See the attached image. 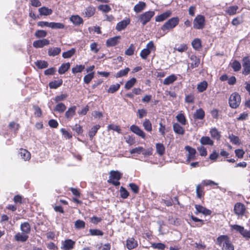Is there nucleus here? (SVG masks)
<instances>
[{
    "label": "nucleus",
    "mask_w": 250,
    "mask_h": 250,
    "mask_svg": "<svg viewBox=\"0 0 250 250\" xmlns=\"http://www.w3.org/2000/svg\"><path fill=\"white\" fill-rule=\"evenodd\" d=\"M200 142L202 145H208L212 146L214 141L208 136H203L200 139Z\"/></svg>",
    "instance_id": "cd10ccee"
},
{
    "label": "nucleus",
    "mask_w": 250,
    "mask_h": 250,
    "mask_svg": "<svg viewBox=\"0 0 250 250\" xmlns=\"http://www.w3.org/2000/svg\"><path fill=\"white\" fill-rule=\"evenodd\" d=\"M130 71L129 67H126L124 69L120 70L115 75V77L117 78H120L123 76H125L127 75Z\"/></svg>",
    "instance_id": "de8ad7c7"
},
{
    "label": "nucleus",
    "mask_w": 250,
    "mask_h": 250,
    "mask_svg": "<svg viewBox=\"0 0 250 250\" xmlns=\"http://www.w3.org/2000/svg\"><path fill=\"white\" fill-rule=\"evenodd\" d=\"M206 26V18L204 15L198 14L193 21V27L195 29L202 30Z\"/></svg>",
    "instance_id": "39448f33"
},
{
    "label": "nucleus",
    "mask_w": 250,
    "mask_h": 250,
    "mask_svg": "<svg viewBox=\"0 0 250 250\" xmlns=\"http://www.w3.org/2000/svg\"><path fill=\"white\" fill-rule=\"evenodd\" d=\"M156 151L160 156L163 155L165 153V147L163 144L157 143L156 145Z\"/></svg>",
    "instance_id": "864d4df0"
},
{
    "label": "nucleus",
    "mask_w": 250,
    "mask_h": 250,
    "mask_svg": "<svg viewBox=\"0 0 250 250\" xmlns=\"http://www.w3.org/2000/svg\"><path fill=\"white\" fill-rule=\"evenodd\" d=\"M63 83L62 79H58L57 80H54L49 82L48 85L50 89H57L60 87Z\"/></svg>",
    "instance_id": "b1692460"
},
{
    "label": "nucleus",
    "mask_w": 250,
    "mask_h": 250,
    "mask_svg": "<svg viewBox=\"0 0 250 250\" xmlns=\"http://www.w3.org/2000/svg\"><path fill=\"white\" fill-rule=\"evenodd\" d=\"M173 129L174 132L178 135H183L185 133V129L177 123L173 124Z\"/></svg>",
    "instance_id": "4be33fe9"
},
{
    "label": "nucleus",
    "mask_w": 250,
    "mask_h": 250,
    "mask_svg": "<svg viewBox=\"0 0 250 250\" xmlns=\"http://www.w3.org/2000/svg\"><path fill=\"white\" fill-rule=\"evenodd\" d=\"M230 65L234 72H238L241 69L240 62L236 60H234L232 62L230 63Z\"/></svg>",
    "instance_id": "4c0bfd02"
},
{
    "label": "nucleus",
    "mask_w": 250,
    "mask_h": 250,
    "mask_svg": "<svg viewBox=\"0 0 250 250\" xmlns=\"http://www.w3.org/2000/svg\"><path fill=\"white\" fill-rule=\"evenodd\" d=\"M176 120L182 125H185L187 123V120L184 113H180L176 116Z\"/></svg>",
    "instance_id": "ea45409f"
},
{
    "label": "nucleus",
    "mask_w": 250,
    "mask_h": 250,
    "mask_svg": "<svg viewBox=\"0 0 250 250\" xmlns=\"http://www.w3.org/2000/svg\"><path fill=\"white\" fill-rule=\"evenodd\" d=\"M40 16H49L52 14V10L48 7L43 6L39 9Z\"/></svg>",
    "instance_id": "c85d7f7f"
},
{
    "label": "nucleus",
    "mask_w": 250,
    "mask_h": 250,
    "mask_svg": "<svg viewBox=\"0 0 250 250\" xmlns=\"http://www.w3.org/2000/svg\"><path fill=\"white\" fill-rule=\"evenodd\" d=\"M243 70L242 73L245 76L250 74V56L244 57L242 59Z\"/></svg>",
    "instance_id": "1a4fd4ad"
},
{
    "label": "nucleus",
    "mask_w": 250,
    "mask_h": 250,
    "mask_svg": "<svg viewBox=\"0 0 250 250\" xmlns=\"http://www.w3.org/2000/svg\"><path fill=\"white\" fill-rule=\"evenodd\" d=\"M154 15L155 12L154 11L145 12L139 16V20L144 26L151 20Z\"/></svg>",
    "instance_id": "6e6552de"
},
{
    "label": "nucleus",
    "mask_w": 250,
    "mask_h": 250,
    "mask_svg": "<svg viewBox=\"0 0 250 250\" xmlns=\"http://www.w3.org/2000/svg\"><path fill=\"white\" fill-rule=\"evenodd\" d=\"M189 59L191 61L190 68L193 69L198 67L200 63V59L199 57L193 54L190 56Z\"/></svg>",
    "instance_id": "f3484780"
},
{
    "label": "nucleus",
    "mask_w": 250,
    "mask_h": 250,
    "mask_svg": "<svg viewBox=\"0 0 250 250\" xmlns=\"http://www.w3.org/2000/svg\"><path fill=\"white\" fill-rule=\"evenodd\" d=\"M70 20L75 25H79L83 22V19L79 15H72Z\"/></svg>",
    "instance_id": "bb28decb"
},
{
    "label": "nucleus",
    "mask_w": 250,
    "mask_h": 250,
    "mask_svg": "<svg viewBox=\"0 0 250 250\" xmlns=\"http://www.w3.org/2000/svg\"><path fill=\"white\" fill-rule=\"evenodd\" d=\"M138 242L133 237H129L126 241V247L129 250H133L138 247Z\"/></svg>",
    "instance_id": "dca6fc26"
},
{
    "label": "nucleus",
    "mask_w": 250,
    "mask_h": 250,
    "mask_svg": "<svg viewBox=\"0 0 250 250\" xmlns=\"http://www.w3.org/2000/svg\"><path fill=\"white\" fill-rule=\"evenodd\" d=\"M239 7L237 5H232L228 7L225 10L226 14L229 16H233L237 13Z\"/></svg>",
    "instance_id": "72a5a7b5"
},
{
    "label": "nucleus",
    "mask_w": 250,
    "mask_h": 250,
    "mask_svg": "<svg viewBox=\"0 0 250 250\" xmlns=\"http://www.w3.org/2000/svg\"><path fill=\"white\" fill-rule=\"evenodd\" d=\"M233 211L238 217L245 216L246 213L248 212L244 204L240 202H237L235 204Z\"/></svg>",
    "instance_id": "0eeeda50"
},
{
    "label": "nucleus",
    "mask_w": 250,
    "mask_h": 250,
    "mask_svg": "<svg viewBox=\"0 0 250 250\" xmlns=\"http://www.w3.org/2000/svg\"><path fill=\"white\" fill-rule=\"evenodd\" d=\"M146 7V3L144 1H140L134 6L133 10L136 13H138L142 12Z\"/></svg>",
    "instance_id": "473e14b6"
},
{
    "label": "nucleus",
    "mask_w": 250,
    "mask_h": 250,
    "mask_svg": "<svg viewBox=\"0 0 250 250\" xmlns=\"http://www.w3.org/2000/svg\"><path fill=\"white\" fill-rule=\"evenodd\" d=\"M207 82L206 81H203L197 84V89L199 92H203L207 89Z\"/></svg>",
    "instance_id": "c03bdc74"
},
{
    "label": "nucleus",
    "mask_w": 250,
    "mask_h": 250,
    "mask_svg": "<svg viewBox=\"0 0 250 250\" xmlns=\"http://www.w3.org/2000/svg\"><path fill=\"white\" fill-rule=\"evenodd\" d=\"M241 102V98L240 94L236 92H233L229 99V106L233 109L238 108Z\"/></svg>",
    "instance_id": "20e7f679"
},
{
    "label": "nucleus",
    "mask_w": 250,
    "mask_h": 250,
    "mask_svg": "<svg viewBox=\"0 0 250 250\" xmlns=\"http://www.w3.org/2000/svg\"><path fill=\"white\" fill-rule=\"evenodd\" d=\"M19 154L24 161H29L31 158V154L27 149L20 148Z\"/></svg>",
    "instance_id": "5701e85b"
},
{
    "label": "nucleus",
    "mask_w": 250,
    "mask_h": 250,
    "mask_svg": "<svg viewBox=\"0 0 250 250\" xmlns=\"http://www.w3.org/2000/svg\"><path fill=\"white\" fill-rule=\"evenodd\" d=\"M249 117V114L247 112H243L241 113L239 116L236 118L237 121H243L247 120Z\"/></svg>",
    "instance_id": "338daca9"
},
{
    "label": "nucleus",
    "mask_w": 250,
    "mask_h": 250,
    "mask_svg": "<svg viewBox=\"0 0 250 250\" xmlns=\"http://www.w3.org/2000/svg\"><path fill=\"white\" fill-rule=\"evenodd\" d=\"M98 9L104 13H107L111 10V8L107 4H101L98 7Z\"/></svg>",
    "instance_id": "bf43d9fd"
},
{
    "label": "nucleus",
    "mask_w": 250,
    "mask_h": 250,
    "mask_svg": "<svg viewBox=\"0 0 250 250\" xmlns=\"http://www.w3.org/2000/svg\"><path fill=\"white\" fill-rule=\"evenodd\" d=\"M121 39L120 36L109 38L106 41V45L107 47L114 46L119 43V40Z\"/></svg>",
    "instance_id": "a211bd4d"
},
{
    "label": "nucleus",
    "mask_w": 250,
    "mask_h": 250,
    "mask_svg": "<svg viewBox=\"0 0 250 250\" xmlns=\"http://www.w3.org/2000/svg\"><path fill=\"white\" fill-rule=\"evenodd\" d=\"M76 109V107L75 105L68 108V110L65 112V118L68 119H71L75 114Z\"/></svg>",
    "instance_id": "7c9ffc66"
},
{
    "label": "nucleus",
    "mask_w": 250,
    "mask_h": 250,
    "mask_svg": "<svg viewBox=\"0 0 250 250\" xmlns=\"http://www.w3.org/2000/svg\"><path fill=\"white\" fill-rule=\"evenodd\" d=\"M67 97L68 95L67 94H62L60 95L56 96L54 99V100L55 103H58L60 102L64 101Z\"/></svg>",
    "instance_id": "69168bd1"
},
{
    "label": "nucleus",
    "mask_w": 250,
    "mask_h": 250,
    "mask_svg": "<svg viewBox=\"0 0 250 250\" xmlns=\"http://www.w3.org/2000/svg\"><path fill=\"white\" fill-rule=\"evenodd\" d=\"M62 135L66 139H70L72 138V134L71 133L67 131L65 128H62L60 129Z\"/></svg>",
    "instance_id": "680f3d73"
},
{
    "label": "nucleus",
    "mask_w": 250,
    "mask_h": 250,
    "mask_svg": "<svg viewBox=\"0 0 250 250\" xmlns=\"http://www.w3.org/2000/svg\"><path fill=\"white\" fill-rule=\"evenodd\" d=\"M120 87V84L119 83H116L115 84H112L110 86L107 90L108 93H114L117 91Z\"/></svg>",
    "instance_id": "4d7b16f0"
},
{
    "label": "nucleus",
    "mask_w": 250,
    "mask_h": 250,
    "mask_svg": "<svg viewBox=\"0 0 250 250\" xmlns=\"http://www.w3.org/2000/svg\"><path fill=\"white\" fill-rule=\"evenodd\" d=\"M76 52V49L74 48H71L70 50L62 53V56L63 58L68 59L73 56Z\"/></svg>",
    "instance_id": "8fccbe9b"
},
{
    "label": "nucleus",
    "mask_w": 250,
    "mask_h": 250,
    "mask_svg": "<svg viewBox=\"0 0 250 250\" xmlns=\"http://www.w3.org/2000/svg\"><path fill=\"white\" fill-rule=\"evenodd\" d=\"M144 129L147 132H151L152 130V124L149 119H146L143 123Z\"/></svg>",
    "instance_id": "79ce46f5"
},
{
    "label": "nucleus",
    "mask_w": 250,
    "mask_h": 250,
    "mask_svg": "<svg viewBox=\"0 0 250 250\" xmlns=\"http://www.w3.org/2000/svg\"><path fill=\"white\" fill-rule=\"evenodd\" d=\"M205 117V112L202 108H199L196 110L193 114V117L195 120H203Z\"/></svg>",
    "instance_id": "412c9836"
},
{
    "label": "nucleus",
    "mask_w": 250,
    "mask_h": 250,
    "mask_svg": "<svg viewBox=\"0 0 250 250\" xmlns=\"http://www.w3.org/2000/svg\"><path fill=\"white\" fill-rule=\"evenodd\" d=\"M193 48L195 50H199L201 47V41L200 39L196 38L194 39L191 42Z\"/></svg>",
    "instance_id": "3c124183"
},
{
    "label": "nucleus",
    "mask_w": 250,
    "mask_h": 250,
    "mask_svg": "<svg viewBox=\"0 0 250 250\" xmlns=\"http://www.w3.org/2000/svg\"><path fill=\"white\" fill-rule=\"evenodd\" d=\"M61 51L60 47H50L48 50V55L49 56H55L59 55Z\"/></svg>",
    "instance_id": "e433bc0d"
},
{
    "label": "nucleus",
    "mask_w": 250,
    "mask_h": 250,
    "mask_svg": "<svg viewBox=\"0 0 250 250\" xmlns=\"http://www.w3.org/2000/svg\"><path fill=\"white\" fill-rule=\"evenodd\" d=\"M85 69L84 65L77 64L75 67L72 68V72L74 74L78 73H81Z\"/></svg>",
    "instance_id": "09e8293b"
},
{
    "label": "nucleus",
    "mask_w": 250,
    "mask_h": 250,
    "mask_svg": "<svg viewBox=\"0 0 250 250\" xmlns=\"http://www.w3.org/2000/svg\"><path fill=\"white\" fill-rule=\"evenodd\" d=\"M150 247L154 249L164 250L166 248V245L162 243H151Z\"/></svg>",
    "instance_id": "a18cd8bd"
},
{
    "label": "nucleus",
    "mask_w": 250,
    "mask_h": 250,
    "mask_svg": "<svg viewBox=\"0 0 250 250\" xmlns=\"http://www.w3.org/2000/svg\"><path fill=\"white\" fill-rule=\"evenodd\" d=\"M130 130L137 135L141 137L142 138L145 139L146 135L145 132L141 129L138 126L133 125L130 126Z\"/></svg>",
    "instance_id": "ddd939ff"
},
{
    "label": "nucleus",
    "mask_w": 250,
    "mask_h": 250,
    "mask_svg": "<svg viewBox=\"0 0 250 250\" xmlns=\"http://www.w3.org/2000/svg\"><path fill=\"white\" fill-rule=\"evenodd\" d=\"M177 79V76L175 74H171L165 78L163 81L164 85H169L173 83Z\"/></svg>",
    "instance_id": "2f4dec72"
},
{
    "label": "nucleus",
    "mask_w": 250,
    "mask_h": 250,
    "mask_svg": "<svg viewBox=\"0 0 250 250\" xmlns=\"http://www.w3.org/2000/svg\"><path fill=\"white\" fill-rule=\"evenodd\" d=\"M94 77V72H92L86 74L83 78V82L86 84H89Z\"/></svg>",
    "instance_id": "6e6d98bb"
},
{
    "label": "nucleus",
    "mask_w": 250,
    "mask_h": 250,
    "mask_svg": "<svg viewBox=\"0 0 250 250\" xmlns=\"http://www.w3.org/2000/svg\"><path fill=\"white\" fill-rule=\"evenodd\" d=\"M131 20L129 18H126L125 19L118 22L116 26V29L118 31H121L126 28L127 26L130 23Z\"/></svg>",
    "instance_id": "9b49d317"
},
{
    "label": "nucleus",
    "mask_w": 250,
    "mask_h": 250,
    "mask_svg": "<svg viewBox=\"0 0 250 250\" xmlns=\"http://www.w3.org/2000/svg\"><path fill=\"white\" fill-rule=\"evenodd\" d=\"M28 235L27 234L24 233L23 232H18L14 236L15 240L17 242H26L28 240Z\"/></svg>",
    "instance_id": "6ab92c4d"
},
{
    "label": "nucleus",
    "mask_w": 250,
    "mask_h": 250,
    "mask_svg": "<svg viewBox=\"0 0 250 250\" xmlns=\"http://www.w3.org/2000/svg\"><path fill=\"white\" fill-rule=\"evenodd\" d=\"M89 231L90 235L92 236H103L104 235V232L98 229H90Z\"/></svg>",
    "instance_id": "e2e57ef3"
},
{
    "label": "nucleus",
    "mask_w": 250,
    "mask_h": 250,
    "mask_svg": "<svg viewBox=\"0 0 250 250\" xmlns=\"http://www.w3.org/2000/svg\"><path fill=\"white\" fill-rule=\"evenodd\" d=\"M70 64L69 62L63 63L61 64L58 69V73L60 74H64L70 68Z\"/></svg>",
    "instance_id": "c9c22d12"
},
{
    "label": "nucleus",
    "mask_w": 250,
    "mask_h": 250,
    "mask_svg": "<svg viewBox=\"0 0 250 250\" xmlns=\"http://www.w3.org/2000/svg\"><path fill=\"white\" fill-rule=\"evenodd\" d=\"M137 80L135 78H132L127 81L125 84V88L126 90L130 89L136 83Z\"/></svg>",
    "instance_id": "37998d69"
},
{
    "label": "nucleus",
    "mask_w": 250,
    "mask_h": 250,
    "mask_svg": "<svg viewBox=\"0 0 250 250\" xmlns=\"http://www.w3.org/2000/svg\"><path fill=\"white\" fill-rule=\"evenodd\" d=\"M196 192L198 198H201L202 197H203L205 195L204 186L198 185L196 186Z\"/></svg>",
    "instance_id": "58836bf2"
},
{
    "label": "nucleus",
    "mask_w": 250,
    "mask_h": 250,
    "mask_svg": "<svg viewBox=\"0 0 250 250\" xmlns=\"http://www.w3.org/2000/svg\"><path fill=\"white\" fill-rule=\"evenodd\" d=\"M216 244L222 250H234V246L227 235L219 236L216 239Z\"/></svg>",
    "instance_id": "f03ea898"
},
{
    "label": "nucleus",
    "mask_w": 250,
    "mask_h": 250,
    "mask_svg": "<svg viewBox=\"0 0 250 250\" xmlns=\"http://www.w3.org/2000/svg\"><path fill=\"white\" fill-rule=\"evenodd\" d=\"M50 27L52 29H63L64 27V25L60 22H50Z\"/></svg>",
    "instance_id": "052dcab7"
},
{
    "label": "nucleus",
    "mask_w": 250,
    "mask_h": 250,
    "mask_svg": "<svg viewBox=\"0 0 250 250\" xmlns=\"http://www.w3.org/2000/svg\"><path fill=\"white\" fill-rule=\"evenodd\" d=\"M21 230L22 232L25 234H29L31 232V226L28 222H24L21 224Z\"/></svg>",
    "instance_id": "c756f323"
},
{
    "label": "nucleus",
    "mask_w": 250,
    "mask_h": 250,
    "mask_svg": "<svg viewBox=\"0 0 250 250\" xmlns=\"http://www.w3.org/2000/svg\"><path fill=\"white\" fill-rule=\"evenodd\" d=\"M66 107L62 103H58L54 107V110L59 113H63L66 110Z\"/></svg>",
    "instance_id": "49530a36"
},
{
    "label": "nucleus",
    "mask_w": 250,
    "mask_h": 250,
    "mask_svg": "<svg viewBox=\"0 0 250 250\" xmlns=\"http://www.w3.org/2000/svg\"><path fill=\"white\" fill-rule=\"evenodd\" d=\"M135 47L133 44H131L129 47L125 50V54L127 56H132L134 54Z\"/></svg>",
    "instance_id": "774afa93"
},
{
    "label": "nucleus",
    "mask_w": 250,
    "mask_h": 250,
    "mask_svg": "<svg viewBox=\"0 0 250 250\" xmlns=\"http://www.w3.org/2000/svg\"><path fill=\"white\" fill-rule=\"evenodd\" d=\"M47 35V33L44 30H37L35 33V36L37 38H45Z\"/></svg>",
    "instance_id": "603ef678"
},
{
    "label": "nucleus",
    "mask_w": 250,
    "mask_h": 250,
    "mask_svg": "<svg viewBox=\"0 0 250 250\" xmlns=\"http://www.w3.org/2000/svg\"><path fill=\"white\" fill-rule=\"evenodd\" d=\"M209 133L213 139H216L217 141L220 140L221 137V132L216 127L211 128L210 129Z\"/></svg>",
    "instance_id": "a878e982"
},
{
    "label": "nucleus",
    "mask_w": 250,
    "mask_h": 250,
    "mask_svg": "<svg viewBox=\"0 0 250 250\" xmlns=\"http://www.w3.org/2000/svg\"><path fill=\"white\" fill-rule=\"evenodd\" d=\"M122 176L123 174L118 170H111L109 172V179L107 180V182L115 187H118L120 185L119 181Z\"/></svg>",
    "instance_id": "7ed1b4c3"
},
{
    "label": "nucleus",
    "mask_w": 250,
    "mask_h": 250,
    "mask_svg": "<svg viewBox=\"0 0 250 250\" xmlns=\"http://www.w3.org/2000/svg\"><path fill=\"white\" fill-rule=\"evenodd\" d=\"M120 193L121 197L123 199H126L129 194L128 191L123 187L120 188Z\"/></svg>",
    "instance_id": "0e129e2a"
},
{
    "label": "nucleus",
    "mask_w": 250,
    "mask_h": 250,
    "mask_svg": "<svg viewBox=\"0 0 250 250\" xmlns=\"http://www.w3.org/2000/svg\"><path fill=\"white\" fill-rule=\"evenodd\" d=\"M172 15L171 10H167L165 12L157 15L155 17V21L156 22H162L169 18Z\"/></svg>",
    "instance_id": "2eb2a0df"
},
{
    "label": "nucleus",
    "mask_w": 250,
    "mask_h": 250,
    "mask_svg": "<svg viewBox=\"0 0 250 250\" xmlns=\"http://www.w3.org/2000/svg\"><path fill=\"white\" fill-rule=\"evenodd\" d=\"M179 18L178 17H174L169 19L161 27L159 30L158 34L161 37L165 36L170 30H172L175 28L179 23Z\"/></svg>",
    "instance_id": "f257e3e1"
},
{
    "label": "nucleus",
    "mask_w": 250,
    "mask_h": 250,
    "mask_svg": "<svg viewBox=\"0 0 250 250\" xmlns=\"http://www.w3.org/2000/svg\"><path fill=\"white\" fill-rule=\"evenodd\" d=\"M156 47L152 41H150L146 46V48L143 49L140 52V55L142 59L146 60L149 55L151 51H155Z\"/></svg>",
    "instance_id": "423d86ee"
},
{
    "label": "nucleus",
    "mask_w": 250,
    "mask_h": 250,
    "mask_svg": "<svg viewBox=\"0 0 250 250\" xmlns=\"http://www.w3.org/2000/svg\"><path fill=\"white\" fill-rule=\"evenodd\" d=\"M229 139L233 144L239 145L240 144V139L239 137L237 136L233 135V134L229 135Z\"/></svg>",
    "instance_id": "5fc2aeb1"
},
{
    "label": "nucleus",
    "mask_w": 250,
    "mask_h": 250,
    "mask_svg": "<svg viewBox=\"0 0 250 250\" xmlns=\"http://www.w3.org/2000/svg\"><path fill=\"white\" fill-rule=\"evenodd\" d=\"M195 208L196 211L199 213H202L205 215H209L211 214V211L202 205H195Z\"/></svg>",
    "instance_id": "aec40b11"
},
{
    "label": "nucleus",
    "mask_w": 250,
    "mask_h": 250,
    "mask_svg": "<svg viewBox=\"0 0 250 250\" xmlns=\"http://www.w3.org/2000/svg\"><path fill=\"white\" fill-rule=\"evenodd\" d=\"M50 44V41L47 39L38 40L33 42V46L36 48H42Z\"/></svg>",
    "instance_id": "f8f14e48"
},
{
    "label": "nucleus",
    "mask_w": 250,
    "mask_h": 250,
    "mask_svg": "<svg viewBox=\"0 0 250 250\" xmlns=\"http://www.w3.org/2000/svg\"><path fill=\"white\" fill-rule=\"evenodd\" d=\"M74 226L77 229H84L85 223L83 221L78 219L75 221Z\"/></svg>",
    "instance_id": "13d9d810"
},
{
    "label": "nucleus",
    "mask_w": 250,
    "mask_h": 250,
    "mask_svg": "<svg viewBox=\"0 0 250 250\" xmlns=\"http://www.w3.org/2000/svg\"><path fill=\"white\" fill-rule=\"evenodd\" d=\"M101 126L99 125H97L93 126L88 131V136L90 140H92L94 136L96 134L98 130L100 129Z\"/></svg>",
    "instance_id": "f704fd0d"
},
{
    "label": "nucleus",
    "mask_w": 250,
    "mask_h": 250,
    "mask_svg": "<svg viewBox=\"0 0 250 250\" xmlns=\"http://www.w3.org/2000/svg\"><path fill=\"white\" fill-rule=\"evenodd\" d=\"M95 13V8L91 6H89L85 8L84 10L83 15L84 17L90 18L93 16Z\"/></svg>",
    "instance_id": "393cba45"
},
{
    "label": "nucleus",
    "mask_w": 250,
    "mask_h": 250,
    "mask_svg": "<svg viewBox=\"0 0 250 250\" xmlns=\"http://www.w3.org/2000/svg\"><path fill=\"white\" fill-rule=\"evenodd\" d=\"M75 245L74 241L67 239L62 242L61 249L62 250H71L74 249Z\"/></svg>",
    "instance_id": "9d476101"
},
{
    "label": "nucleus",
    "mask_w": 250,
    "mask_h": 250,
    "mask_svg": "<svg viewBox=\"0 0 250 250\" xmlns=\"http://www.w3.org/2000/svg\"><path fill=\"white\" fill-rule=\"evenodd\" d=\"M185 149L188 152V155L187 158V161L189 162L191 160L195 159V154L196 153V149L189 146H185Z\"/></svg>",
    "instance_id": "4468645a"
},
{
    "label": "nucleus",
    "mask_w": 250,
    "mask_h": 250,
    "mask_svg": "<svg viewBox=\"0 0 250 250\" xmlns=\"http://www.w3.org/2000/svg\"><path fill=\"white\" fill-rule=\"evenodd\" d=\"M35 64L38 69H43L47 68L48 66V63L45 61L37 60Z\"/></svg>",
    "instance_id": "a19ab883"
}]
</instances>
